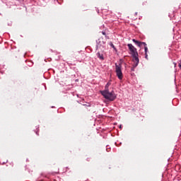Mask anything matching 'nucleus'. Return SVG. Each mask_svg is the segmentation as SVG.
I'll list each match as a JSON object with an SVG mask.
<instances>
[{
    "mask_svg": "<svg viewBox=\"0 0 181 181\" xmlns=\"http://www.w3.org/2000/svg\"><path fill=\"white\" fill-rule=\"evenodd\" d=\"M110 86H111V82H108L105 87V90H102L100 93L106 100H109V101H114V100L117 98V95H115V93H114L113 90L110 92V90L108 89Z\"/></svg>",
    "mask_w": 181,
    "mask_h": 181,
    "instance_id": "f257e3e1",
    "label": "nucleus"
},
{
    "mask_svg": "<svg viewBox=\"0 0 181 181\" xmlns=\"http://www.w3.org/2000/svg\"><path fill=\"white\" fill-rule=\"evenodd\" d=\"M129 47V50L130 52V54L132 55V57H133V62L134 63V67H136L138 64H139V54H138L137 49L132 45V44H128L127 45Z\"/></svg>",
    "mask_w": 181,
    "mask_h": 181,
    "instance_id": "f03ea898",
    "label": "nucleus"
},
{
    "mask_svg": "<svg viewBox=\"0 0 181 181\" xmlns=\"http://www.w3.org/2000/svg\"><path fill=\"white\" fill-rule=\"evenodd\" d=\"M122 66L121 64L117 65L115 64V71L119 80H122L124 76L122 75Z\"/></svg>",
    "mask_w": 181,
    "mask_h": 181,
    "instance_id": "7ed1b4c3",
    "label": "nucleus"
},
{
    "mask_svg": "<svg viewBox=\"0 0 181 181\" xmlns=\"http://www.w3.org/2000/svg\"><path fill=\"white\" fill-rule=\"evenodd\" d=\"M132 42H134V43H135V45H137V46H139V47H142V45H144V46H146V42H139L135 39H133Z\"/></svg>",
    "mask_w": 181,
    "mask_h": 181,
    "instance_id": "20e7f679",
    "label": "nucleus"
},
{
    "mask_svg": "<svg viewBox=\"0 0 181 181\" xmlns=\"http://www.w3.org/2000/svg\"><path fill=\"white\" fill-rule=\"evenodd\" d=\"M145 57L148 60V47L144 45Z\"/></svg>",
    "mask_w": 181,
    "mask_h": 181,
    "instance_id": "39448f33",
    "label": "nucleus"
},
{
    "mask_svg": "<svg viewBox=\"0 0 181 181\" xmlns=\"http://www.w3.org/2000/svg\"><path fill=\"white\" fill-rule=\"evenodd\" d=\"M97 54H98V57H99L100 60H104V56H103V54H100V52H98Z\"/></svg>",
    "mask_w": 181,
    "mask_h": 181,
    "instance_id": "423d86ee",
    "label": "nucleus"
},
{
    "mask_svg": "<svg viewBox=\"0 0 181 181\" xmlns=\"http://www.w3.org/2000/svg\"><path fill=\"white\" fill-rule=\"evenodd\" d=\"M110 46H111V47H112V49L115 50V46L114 45V44H112V42H110Z\"/></svg>",
    "mask_w": 181,
    "mask_h": 181,
    "instance_id": "0eeeda50",
    "label": "nucleus"
},
{
    "mask_svg": "<svg viewBox=\"0 0 181 181\" xmlns=\"http://www.w3.org/2000/svg\"><path fill=\"white\" fill-rule=\"evenodd\" d=\"M135 66V62H134L133 67L132 68V71H135V67H136V66Z\"/></svg>",
    "mask_w": 181,
    "mask_h": 181,
    "instance_id": "6e6552de",
    "label": "nucleus"
},
{
    "mask_svg": "<svg viewBox=\"0 0 181 181\" xmlns=\"http://www.w3.org/2000/svg\"><path fill=\"white\" fill-rule=\"evenodd\" d=\"M97 43H98L97 47H100V42L97 41Z\"/></svg>",
    "mask_w": 181,
    "mask_h": 181,
    "instance_id": "1a4fd4ad",
    "label": "nucleus"
},
{
    "mask_svg": "<svg viewBox=\"0 0 181 181\" xmlns=\"http://www.w3.org/2000/svg\"><path fill=\"white\" fill-rule=\"evenodd\" d=\"M102 35H103L104 36H105V32L103 31V32H102Z\"/></svg>",
    "mask_w": 181,
    "mask_h": 181,
    "instance_id": "9d476101",
    "label": "nucleus"
},
{
    "mask_svg": "<svg viewBox=\"0 0 181 181\" xmlns=\"http://www.w3.org/2000/svg\"><path fill=\"white\" fill-rule=\"evenodd\" d=\"M178 66L181 69V63L178 64Z\"/></svg>",
    "mask_w": 181,
    "mask_h": 181,
    "instance_id": "9b49d317",
    "label": "nucleus"
},
{
    "mask_svg": "<svg viewBox=\"0 0 181 181\" xmlns=\"http://www.w3.org/2000/svg\"><path fill=\"white\" fill-rule=\"evenodd\" d=\"M105 37H106V38L107 37V35H105Z\"/></svg>",
    "mask_w": 181,
    "mask_h": 181,
    "instance_id": "f8f14e48",
    "label": "nucleus"
}]
</instances>
